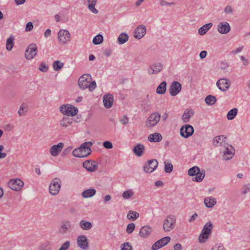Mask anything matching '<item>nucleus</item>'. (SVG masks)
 Returning <instances> with one entry per match:
<instances>
[{"label":"nucleus","instance_id":"f257e3e1","mask_svg":"<svg viewBox=\"0 0 250 250\" xmlns=\"http://www.w3.org/2000/svg\"><path fill=\"white\" fill-rule=\"evenodd\" d=\"M93 145V143L91 141L83 143L79 147L75 149L73 151V155L78 158H83L88 156L91 153V147Z\"/></svg>","mask_w":250,"mask_h":250},{"label":"nucleus","instance_id":"f03ea898","mask_svg":"<svg viewBox=\"0 0 250 250\" xmlns=\"http://www.w3.org/2000/svg\"><path fill=\"white\" fill-rule=\"evenodd\" d=\"M92 80V77L89 74H84L81 76L79 79V86L82 89L88 88L90 91H92L96 88L97 84L95 81Z\"/></svg>","mask_w":250,"mask_h":250},{"label":"nucleus","instance_id":"7ed1b4c3","mask_svg":"<svg viewBox=\"0 0 250 250\" xmlns=\"http://www.w3.org/2000/svg\"><path fill=\"white\" fill-rule=\"evenodd\" d=\"M188 173L190 176H195L193 178L192 180L197 182L202 181L205 176V171L203 169L200 170L199 167L197 166H194L189 168Z\"/></svg>","mask_w":250,"mask_h":250},{"label":"nucleus","instance_id":"20e7f679","mask_svg":"<svg viewBox=\"0 0 250 250\" xmlns=\"http://www.w3.org/2000/svg\"><path fill=\"white\" fill-rule=\"evenodd\" d=\"M176 223V216L173 214L167 215L163 222V228L166 232H169L173 230Z\"/></svg>","mask_w":250,"mask_h":250},{"label":"nucleus","instance_id":"39448f33","mask_svg":"<svg viewBox=\"0 0 250 250\" xmlns=\"http://www.w3.org/2000/svg\"><path fill=\"white\" fill-rule=\"evenodd\" d=\"M62 181L59 178H53L50 183L49 186V192L53 196L58 195L61 189Z\"/></svg>","mask_w":250,"mask_h":250},{"label":"nucleus","instance_id":"423d86ee","mask_svg":"<svg viewBox=\"0 0 250 250\" xmlns=\"http://www.w3.org/2000/svg\"><path fill=\"white\" fill-rule=\"evenodd\" d=\"M60 111L62 114L71 117L76 115L78 112L77 108L69 104L62 105L60 108Z\"/></svg>","mask_w":250,"mask_h":250},{"label":"nucleus","instance_id":"0eeeda50","mask_svg":"<svg viewBox=\"0 0 250 250\" xmlns=\"http://www.w3.org/2000/svg\"><path fill=\"white\" fill-rule=\"evenodd\" d=\"M58 39L60 44H65L71 40V34L66 29H61L58 33Z\"/></svg>","mask_w":250,"mask_h":250},{"label":"nucleus","instance_id":"6e6552de","mask_svg":"<svg viewBox=\"0 0 250 250\" xmlns=\"http://www.w3.org/2000/svg\"><path fill=\"white\" fill-rule=\"evenodd\" d=\"M38 53V47L35 43L30 44L26 48L24 56L26 59L31 60L34 59Z\"/></svg>","mask_w":250,"mask_h":250},{"label":"nucleus","instance_id":"1a4fd4ad","mask_svg":"<svg viewBox=\"0 0 250 250\" xmlns=\"http://www.w3.org/2000/svg\"><path fill=\"white\" fill-rule=\"evenodd\" d=\"M160 119L161 115L159 113H153L148 117L146 123V125L147 127H153L157 125Z\"/></svg>","mask_w":250,"mask_h":250},{"label":"nucleus","instance_id":"9d476101","mask_svg":"<svg viewBox=\"0 0 250 250\" xmlns=\"http://www.w3.org/2000/svg\"><path fill=\"white\" fill-rule=\"evenodd\" d=\"M78 247L83 250H87L89 247V241L87 237L84 235H80L76 238Z\"/></svg>","mask_w":250,"mask_h":250},{"label":"nucleus","instance_id":"9b49d317","mask_svg":"<svg viewBox=\"0 0 250 250\" xmlns=\"http://www.w3.org/2000/svg\"><path fill=\"white\" fill-rule=\"evenodd\" d=\"M234 147L229 144H225L223 150V158L225 160H229L232 158L234 155Z\"/></svg>","mask_w":250,"mask_h":250},{"label":"nucleus","instance_id":"f8f14e48","mask_svg":"<svg viewBox=\"0 0 250 250\" xmlns=\"http://www.w3.org/2000/svg\"><path fill=\"white\" fill-rule=\"evenodd\" d=\"M8 185L12 190L19 191L22 188L24 183L20 179H13L10 180Z\"/></svg>","mask_w":250,"mask_h":250},{"label":"nucleus","instance_id":"ddd939ff","mask_svg":"<svg viewBox=\"0 0 250 250\" xmlns=\"http://www.w3.org/2000/svg\"><path fill=\"white\" fill-rule=\"evenodd\" d=\"M153 228L149 225L142 226L139 230V236L143 239L148 238L153 232Z\"/></svg>","mask_w":250,"mask_h":250},{"label":"nucleus","instance_id":"4468645a","mask_svg":"<svg viewBox=\"0 0 250 250\" xmlns=\"http://www.w3.org/2000/svg\"><path fill=\"white\" fill-rule=\"evenodd\" d=\"M216 85L220 90L226 92L230 87V82L227 78H221L217 81Z\"/></svg>","mask_w":250,"mask_h":250},{"label":"nucleus","instance_id":"2eb2a0df","mask_svg":"<svg viewBox=\"0 0 250 250\" xmlns=\"http://www.w3.org/2000/svg\"><path fill=\"white\" fill-rule=\"evenodd\" d=\"M163 69V65L159 62L152 64L147 69V72L149 75L157 74Z\"/></svg>","mask_w":250,"mask_h":250},{"label":"nucleus","instance_id":"dca6fc26","mask_svg":"<svg viewBox=\"0 0 250 250\" xmlns=\"http://www.w3.org/2000/svg\"><path fill=\"white\" fill-rule=\"evenodd\" d=\"M158 163L155 159H152L147 161L144 166V170L146 173H152L158 167Z\"/></svg>","mask_w":250,"mask_h":250},{"label":"nucleus","instance_id":"f3484780","mask_svg":"<svg viewBox=\"0 0 250 250\" xmlns=\"http://www.w3.org/2000/svg\"><path fill=\"white\" fill-rule=\"evenodd\" d=\"M169 236L164 237L157 241L151 247L152 250H158L167 245L170 241Z\"/></svg>","mask_w":250,"mask_h":250},{"label":"nucleus","instance_id":"a211bd4d","mask_svg":"<svg viewBox=\"0 0 250 250\" xmlns=\"http://www.w3.org/2000/svg\"><path fill=\"white\" fill-rule=\"evenodd\" d=\"M146 33V28L145 25L138 26L134 31L133 37L137 40L143 38Z\"/></svg>","mask_w":250,"mask_h":250},{"label":"nucleus","instance_id":"6ab92c4d","mask_svg":"<svg viewBox=\"0 0 250 250\" xmlns=\"http://www.w3.org/2000/svg\"><path fill=\"white\" fill-rule=\"evenodd\" d=\"M193 127L189 125H186L180 129V135L185 138H188L193 134Z\"/></svg>","mask_w":250,"mask_h":250},{"label":"nucleus","instance_id":"aec40b11","mask_svg":"<svg viewBox=\"0 0 250 250\" xmlns=\"http://www.w3.org/2000/svg\"><path fill=\"white\" fill-rule=\"evenodd\" d=\"M230 26L227 21H222L217 25V31L221 34H227L230 31Z\"/></svg>","mask_w":250,"mask_h":250},{"label":"nucleus","instance_id":"412c9836","mask_svg":"<svg viewBox=\"0 0 250 250\" xmlns=\"http://www.w3.org/2000/svg\"><path fill=\"white\" fill-rule=\"evenodd\" d=\"M83 167L89 172H94L97 170L98 167L96 162L92 160H86L83 162Z\"/></svg>","mask_w":250,"mask_h":250},{"label":"nucleus","instance_id":"4be33fe9","mask_svg":"<svg viewBox=\"0 0 250 250\" xmlns=\"http://www.w3.org/2000/svg\"><path fill=\"white\" fill-rule=\"evenodd\" d=\"M64 147V144L60 142L57 145L52 146L50 148V153L53 156L56 157L59 155Z\"/></svg>","mask_w":250,"mask_h":250},{"label":"nucleus","instance_id":"5701e85b","mask_svg":"<svg viewBox=\"0 0 250 250\" xmlns=\"http://www.w3.org/2000/svg\"><path fill=\"white\" fill-rule=\"evenodd\" d=\"M181 84L178 82H173L171 83L169 88V93L171 96L177 95L181 90Z\"/></svg>","mask_w":250,"mask_h":250},{"label":"nucleus","instance_id":"b1692460","mask_svg":"<svg viewBox=\"0 0 250 250\" xmlns=\"http://www.w3.org/2000/svg\"><path fill=\"white\" fill-rule=\"evenodd\" d=\"M72 228L71 222L65 220L62 222L59 228V232L62 234H65L69 231Z\"/></svg>","mask_w":250,"mask_h":250},{"label":"nucleus","instance_id":"393cba45","mask_svg":"<svg viewBox=\"0 0 250 250\" xmlns=\"http://www.w3.org/2000/svg\"><path fill=\"white\" fill-rule=\"evenodd\" d=\"M74 121L73 119L69 116L63 117L60 121V125L62 127L70 126Z\"/></svg>","mask_w":250,"mask_h":250},{"label":"nucleus","instance_id":"a878e982","mask_svg":"<svg viewBox=\"0 0 250 250\" xmlns=\"http://www.w3.org/2000/svg\"><path fill=\"white\" fill-rule=\"evenodd\" d=\"M113 102V97L111 94H107L103 97V103L105 107L109 108L111 107Z\"/></svg>","mask_w":250,"mask_h":250},{"label":"nucleus","instance_id":"bb28decb","mask_svg":"<svg viewBox=\"0 0 250 250\" xmlns=\"http://www.w3.org/2000/svg\"><path fill=\"white\" fill-rule=\"evenodd\" d=\"M204 204L208 208H213L216 204V199L213 197H207L204 199Z\"/></svg>","mask_w":250,"mask_h":250},{"label":"nucleus","instance_id":"cd10ccee","mask_svg":"<svg viewBox=\"0 0 250 250\" xmlns=\"http://www.w3.org/2000/svg\"><path fill=\"white\" fill-rule=\"evenodd\" d=\"M29 106L26 103H22L18 111V114L20 116H24L26 115L28 111Z\"/></svg>","mask_w":250,"mask_h":250},{"label":"nucleus","instance_id":"c85d7f7f","mask_svg":"<svg viewBox=\"0 0 250 250\" xmlns=\"http://www.w3.org/2000/svg\"><path fill=\"white\" fill-rule=\"evenodd\" d=\"M212 26L213 24L211 22H209L206 24H204V25H203L198 29V34L201 36H203L206 34L208 32V31L212 27Z\"/></svg>","mask_w":250,"mask_h":250},{"label":"nucleus","instance_id":"c756f323","mask_svg":"<svg viewBox=\"0 0 250 250\" xmlns=\"http://www.w3.org/2000/svg\"><path fill=\"white\" fill-rule=\"evenodd\" d=\"M96 193L95 189L91 188L84 190L81 194L83 198H88L93 197Z\"/></svg>","mask_w":250,"mask_h":250},{"label":"nucleus","instance_id":"7c9ffc66","mask_svg":"<svg viewBox=\"0 0 250 250\" xmlns=\"http://www.w3.org/2000/svg\"><path fill=\"white\" fill-rule=\"evenodd\" d=\"M194 111L192 109H187L182 116V120L185 123L188 122L190 118L193 115Z\"/></svg>","mask_w":250,"mask_h":250},{"label":"nucleus","instance_id":"2f4dec72","mask_svg":"<svg viewBox=\"0 0 250 250\" xmlns=\"http://www.w3.org/2000/svg\"><path fill=\"white\" fill-rule=\"evenodd\" d=\"M162 136L160 133H154L150 134L148 137V140L150 142H159L162 140Z\"/></svg>","mask_w":250,"mask_h":250},{"label":"nucleus","instance_id":"473e14b6","mask_svg":"<svg viewBox=\"0 0 250 250\" xmlns=\"http://www.w3.org/2000/svg\"><path fill=\"white\" fill-rule=\"evenodd\" d=\"M133 150L136 156L141 157L144 152L145 146L143 145L139 144L134 146Z\"/></svg>","mask_w":250,"mask_h":250},{"label":"nucleus","instance_id":"72a5a7b5","mask_svg":"<svg viewBox=\"0 0 250 250\" xmlns=\"http://www.w3.org/2000/svg\"><path fill=\"white\" fill-rule=\"evenodd\" d=\"M135 192L132 189H129L124 191L122 193V197L125 200H129L133 198Z\"/></svg>","mask_w":250,"mask_h":250},{"label":"nucleus","instance_id":"f704fd0d","mask_svg":"<svg viewBox=\"0 0 250 250\" xmlns=\"http://www.w3.org/2000/svg\"><path fill=\"white\" fill-rule=\"evenodd\" d=\"M88 9L94 14H97L98 10L95 8V6L97 3L96 0H88Z\"/></svg>","mask_w":250,"mask_h":250},{"label":"nucleus","instance_id":"c9c22d12","mask_svg":"<svg viewBox=\"0 0 250 250\" xmlns=\"http://www.w3.org/2000/svg\"><path fill=\"white\" fill-rule=\"evenodd\" d=\"M238 110L237 108H233L229 111L227 114V119L228 120H233L237 115Z\"/></svg>","mask_w":250,"mask_h":250},{"label":"nucleus","instance_id":"e433bc0d","mask_svg":"<svg viewBox=\"0 0 250 250\" xmlns=\"http://www.w3.org/2000/svg\"><path fill=\"white\" fill-rule=\"evenodd\" d=\"M129 36L125 33H121L118 38V42L119 44H123L128 41Z\"/></svg>","mask_w":250,"mask_h":250},{"label":"nucleus","instance_id":"4c0bfd02","mask_svg":"<svg viewBox=\"0 0 250 250\" xmlns=\"http://www.w3.org/2000/svg\"><path fill=\"white\" fill-rule=\"evenodd\" d=\"M80 228L83 230H89L92 227V223L84 220H81L79 223Z\"/></svg>","mask_w":250,"mask_h":250},{"label":"nucleus","instance_id":"58836bf2","mask_svg":"<svg viewBox=\"0 0 250 250\" xmlns=\"http://www.w3.org/2000/svg\"><path fill=\"white\" fill-rule=\"evenodd\" d=\"M167 90V83L166 82L161 83L156 89V92L158 94H164Z\"/></svg>","mask_w":250,"mask_h":250},{"label":"nucleus","instance_id":"ea45409f","mask_svg":"<svg viewBox=\"0 0 250 250\" xmlns=\"http://www.w3.org/2000/svg\"><path fill=\"white\" fill-rule=\"evenodd\" d=\"M225 140L226 137L224 135L218 136L214 138L213 140V144L215 146L221 145L225 142Z\"/></svg>","mask_w":250,"mask_h":250},{"label":"nucleus","instance_id":"a19ab883","mask_svg":"<svg viewBox=\"0 0 250 250\" xmlns=\"http://www.w3.org/2000/svg\"><path fill=\"white\" fill-rule=\"evenodd\" d=\"M14 37L12 36H10L7 39L6 42V49L7 51H10L13 49L14 46Z\"/></svg>","mask_w":250,"mask_h":250},{"label":"nucleus","instance_id":"79ce46f5","mask_svg":"<svg viewBox=\"0 0 250 250\" xmlns=\"http://www.w3.org/2000/svg\"><path fill=\"white\" fill-rule=\"evenodd\" d=\"M212 228L213 226L211 223L208 222L204 225L202 232L209 235L211 234Z\"/></svg>","mask_w":250,"mask_h":250},{"label":"nucleus","instance_id":"37998d69","mask_svg":"<svg viewBox=\"0 0 250 250\" xmlns=\"http://www.w3.org/2000/svg\"><path fill=\"white\" fill-rule=\"evenodd\" d=\"M216 97L212 95L207 96L205 100L206 104L208 105H212L216 102Z\"/></svg>","mask_w":250,"mask_h":250},{"label":"nucleus","instance_id":"c03bdc74","mask_svg":"<svg viewBox=\"0 0 250 250\" xmlns=\"http://www.w3.org/2000/svg\"><path fill=\"white\" fill-rule=\"evenodd\" d=\"M139 217V214L134 211H129L127 215V218L128 220L131 221H135Z\"/></svg>","mask_w":250,"mask_h":250},{"label":"nucleus","instance_id":"a18cd8bd","mask_svg":"<svg viewBox=\"0 0 250 250\" xmlns=\"http://www.w3.org/2000/svg\"><path fill=\"white\" fill-rule=\"evenodd\" d=\"M52 66L55 71H59L63 67V63L60 61H56L53 63Z\"/></svg>","mask_w":250,"mask_h":250},{"label":"nucleus","instance_id":"49530a36","mask_svg":"<svg viewBox=\"0 0 250 250\" xmlns=\"http://www.w3.org/2000/svg\"><path fill=\"white\" fill-rule=\"evenodd\" d=\"M103 42V36L101 34L96 35L93 39L92 42L94 44L98 45Z\"/></svg>","mask_w":250,"mask_h":250},{"label":"nucleus","instance_id":"de8ad7c7","mask_svg":"<svg viewBox=\"0 0 250 250\" xmlns=\"http://www.w3.org/2000/svg\"><path fill=\"white\" fill-rule=\"evenodd\" d=\"M209 236L208 234L201 232L198 238L199 242L202 243H205L208 238Z\"/></svg>","mask_w":250,"mask_h":250},{"label":"nucleus","instance_id":"09e8293b","mask_svg":"<svg viewBox=\"0 0 250 250\" xmlns=\"http://www.w3.org/2000/svg\"><path fill=\"white\" fill-rule=\"evenodd\" d=\"M51 249V243L49 242H45L42 243L41 247V250H50Z\"/></svg>","mask_w":250,"mask_h":250},{"label":"nucleus","instance_id":"8fccbe9b","mask_svg":"<svg viewBox=\"0 0 250 250\" xmlns=\"http://www.w3.org/2000/svg\"><path fill=\"white\" fill-rule=\"evenodd\" d=\"M173 170V165L169 162H165V171L167 173H170Z\"/></svg>","mask_w":250,"mask_h":250},{"label":"nucleus","instance_id":"3c124183","mask_svg":"<svg viewBox=\"0 0 250 250\" xmlns=\"http://www.w3.org/2000/svg\"><path fill=\"white\" fill-rule=\"evenodd\" d=\"M135 225L133 223H130L127 225L126 231L127 233L130 234L135 229Z\"/></svg>","mask_w":250,"mask_h":250},{"label":"nucleus","instance_id":"603ef678","mask_svg":"<svg viewBox=\"0 0 250 250\" xmlns=\"http://www.w3.org/2000/svg\"><path fill=\"white\" fill-rule=\"evenodd\" d=\"M70 246V242L69 241L64 242L58 250H67Z\"/></svg>","mask_w":250,"mask_h":250},{"label":"nucleus","instance_id":"864d4df0","mask_svg":"<svg viewBox=\"0 0 250 250\" xmlns=\"http://www.w3.org/2000/svg\"><path fill=\"white\" fill-rule=\"evenodd\" d=\"M121 250H132V248L129 243L126 242L122 245Z\"/></svg>","mask_w":250,"mask_h":250},{"label":"nucleus","instance_id":"5fc2aeb1","mask_svg":"<svg viewBox=\"0 0 250 250\" xmlns=\"http://www.w3.org/2000/svg\"><path fill=\"white\" fill-rule=\"evenodd\" d=\"M103 146L106 149H111L113 148V145L111 142L106 141L103 144Z\"/></svg>","mask_w":250,"mask_h":250},{"label":"nucleus","instance_id":"6e6d98bb","mask_svg":"<svg viewBox=\"0 0 250 250\" xmlns=\"http://www.w3.org/2000/svg\"><path fill=\"white\" fill-rule=\"evenodd\" d=\"M243 48H244L243 46H239L238 47L232 50L231 51V54L232 55H236L238 53H239L243 50Z\"/></svg>","mask_w":250,"mask_h":250},{"label":"nucleus","instance_id":"4d7b16f0","mask_svg":"<svg viewBox=\"0 0 250 250\" xmlns=\"http://www.w3.org/2000/svg\"><path fill=\"white\" fill-rule=\"evenodd\" d=\"M233 11V9L231 6L228 5L224 8V12L227 14H230Z\"/></svg>","mask_w":250,"mask_h":250},{"label":"nucleus","instance_id":"13d9d810","mask_svg":"<svg viewBox=\"0 0 250 250\" xmlns=\"http://www.w3.org/2000/svg\"><path fill=\"white\" fill-rule=\"evenodd\" d=\"M48 69V67L44 63H42L39 66V70L43 72H46Z\"/></svg>","mask_w":250,"mask_h":250},{"label":"nucleus","instance_id":"bf43d9fd","mask_svg":"<svg viewBox=\"0 0 250 250\" xmlns=\"http://www.w3.org/2000/svg\"><path fill=\"white\" fill-rule=\"evenodd\" d=\"M249 192H250V185L247 184L244 185L243 187L242 193L244 194H246Z\"/></svg>","mask_w":250,"mask_h":250},{"label":"nucleus","instance_id":"052dcab7","mask_svg":"<svg viewBox=\"0 0 250 250\" xmlns=\"http://www.w3.org/2000/svg\"><path fill=\"white\" fill-rule=\"evenodd\" d=\"M33 28V25L32 22H28L26 25L25 27V31L26 32H29L31 31Z\"/></svg>","mask_w":250,"mask_h":250},{"label":"nucleus","instance_id":"680f3d73","mask_svg":"<svg viewBox=\"0 0 250 250\" xmlns=\"http://www.w3.org/2000/svg\"><path fill=\"white\" fill-rule=\"evenodd\" d=\"M4 146L2 145H0V159H3L6 156V153L2 152Z\"/></svg>","mask_w":250,"mask_h":250},{"label":"nucleus","instance_id":"e2e57ef3","mask_svg":"<svg viewBox=\"0 0 250 250\" xmlns=\"http://www.w3.org/2000/svg\"><path fill=\"white\" fill-rule=\"evenodd\" d=\"M240 58L242 61L243 65H247L249 64V61L244 56H241Z\"/></svg>","mask_w":250,"mask_h":250},{"label":"nucleus","instance_id":"0e129e2a","mask_svg":"<svg viewBox=\"0 0 250 250\" xmlns=\"http://www.w3.org/2000/svg\"><path fill=\"white\" fill-rule=\"evenodd\" d=\"M211 250H226L225 248L222 245H215Z\"/></svg>","mask_w":250,"mask_h":250},{"label":"nucleus","instance_id":"69168bd1","mask_svg":"<svg viewBox=\"0 0 250 250\" xmlns=\"http://www.w3.org/2000/svg\"><path fill=\"white\" fill-rule=\"evenodd\" d=\"M220 66L221 69H225L228 67V63L226 62H220Z\"/></svg>","mask_w":250,"mask_h":250},{"label":"nucleus","instance_id":"338daca9","mask_svg":"<svg viewBox=\"0 0 250 250\" xmlns=\"http://www.w3.org/2000/svg\"><path fill=\"white\" fill-rule=\"evenodd\" d=\"M182 246L180 243H176L173 246L174 250H182Z\"/></svg>","mask_w":250,"mask_h":250},{"label":"nucleus","instance_id":"774afa93","mask_svg":"<svg viewBox=\"0 0 250 250\" xmlns=\"http://www.w3.org/2000/svg\"><path fill=\"white\" fill-rule=\"evenodd\" d=\"M207 52L206 51H202L199 54V57L201 59L205 58L207 56Z\"/></svg>","mask_w":250,"mask_h":250}]
</instances>
